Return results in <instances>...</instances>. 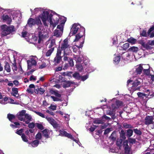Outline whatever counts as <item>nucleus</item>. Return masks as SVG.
<instances>
[{
	"mask_svg": "<svg viewBox=\"0 0 154 154\" xmlns=\"http://www.w3.org/2000/svg\"><path fill=\"white\" fill-rule=\"evenodd\" d=\"M35 124L33 122H31L29 124L28 127L29 128L33 129L35 127Z\"/></svg>",
	"mask_w": 154,
	"mask_h": 154,
	"instance_id": "obj_59",
	"label": "nucleus"
},
{
	"mask_svg": "<svg viewBox=\"0 0 154 154\" xmlns=\"http://www.w3.org/2000/svg\"><path fill=\"white\" fill-rule=\"evenodd\" d=\"M72 76L75 79L78 80L80 79L81 76L79 73L78 72H76L73 74H72Z\"/></svg>",
	"mask_w": 154,
	"mask_h": 154,
	"instance_id": "obj_32",
	"label": "nucleus"
},
{
	"mask_svg": "<svg viewBox=\"0 0 154 154\" xmlns=\"http://www.w3.org/2000/svg\"><path fill=\"white\" fill-rule=\"evenodd\" d=\"M130 50L133 52H136L138 51V48L137 47H132L130 48Z\"/></svg>",
	"mask_w": 154,
	"mask_h": 154,
	"instance_id": "obj_62",
	"label": "nucleus"
},
{
	"mask_svg": "<svg viewBox=\"0 0 154 154\" xmlns=\"http://www.w3.org/2000/svg\"><path fill=\"white\" fill-rule=\"evenodd\" d=\"M112 44L115 45L117 44L118 43V41L117 39V37L116 36H114L112 39Z\"/></svg>",
	"mask_w": 154,
	"mask_h": 154,
	"instance_id": "obj_46",
	"label": "nucleus"
},
{
	"mask_svg": "<svg viewBox=\"0 0 154 154\" xmlns=\"http://www.w3.org/2000/svg\"><path fill=\"white\" fill-rule=\"evenodd\" d=\"M133 131L131 129H128L127 131V136L128 137L131 136L133 134Z\"/></svg>",
	"mask_w": 154,
	"mask_h": 154,
	"instance_id": "obj_48",
	"label": "nucleus"
},
{
	"mask_svg": "<svg viewBox=\"0 0 154 154\" xmlns=\"http://www.w3.org/2000/svg\"><path fill=\"white\" fill-rule=\"evenodd\" d=\"M112 109V110H111V106H109V109L106 110V114L109 115H113V112H115V109L117 108V106H111Z\"/></svg>",
	"mask_w": 154,
	"mask_h": 154,
	"instance_id": "obj_21",
	"label": "nucleus"
},
{
	"mask_svg": "<svg viewBox=\"0 0 154 154\" xmlns=\"http://www.w3.org/2000/svg\"><path fill=\"white\" fill-rule=\"evenodd\" d=\"M85 39L84 38L83 39V41L81 42V43L80 44V45L79 46L77 45H75V46L77 47L78 48H77L75 46H74L72 47L73 51L74 52L76 53L77 51L78 50V49H79L80 48H82L83 46V44L84 43Z\"/></svg>",
	"mask_w": 154,
	"mask_h": 154,
	"instance_id": "obj_22",
	"label": "nucleus"
},
{
	"mask_svg": "<svg viewBox=\"0 0 154 154\" xmlns=\"http://www.w3.org/2000/svg\"><path fill=\"white\" fill-rule=\"evenodd\" d=\"M1 29L2 30V35L3 36H6L15 31V28L13 25L8 26L6 25H3L1 26Z\"/></svg>",
	"mask_w": 154,
	"mask_h": 154,
	"instance_id": "obj_1",
	"label": "nucleus"
},
{
	"mask_svg": "<svg viewBox=\"0 0 154 154\" xmlns=\"http://www.w3.org/2000/svg\"><path fill=\"white\" fill-rule=\"evenodd\" d=\"M8 103L15 104H18V102H15L13 99H11L10 97H9Z\"/></svg>",
	"mask_w": 154,
	"mask_h": 154,
	"instance_id": "obj_51",
	"label": "nucleus"
},
{
	"mask_svg": "<svg viewBox=\"0 0 154 154\" xmlns=\"http://www.w3.org/2000/svg\"><path fill=\"white\" fill-rule=\"evenodd\" d=\"M124 42H121L119 45L118 47H119V49L120 50L123 51L125 50V44H123L122 46V44Z\"/></svg>",
	"mask_w": 154,
	"mask_h": 154,
	"instance_id": "obj_36",
	"label": "nucleus"
},
{
	"mask_svg": "<svg viewBox=\"0 0 154 154\" xmlns=\"http://www.w3.org/2000/svg\"><path fill=\"white\" fill-rule=\"evenodd\" d=\"M79 27L76 24H74L71 29L70 34L72 35L75 34L78 31Z\"/></svg>",
	"mask_w": 154,
	"mask_h": 154,
	"instance_id": "obj_14",
	"label": "nucleus"
},
{
	"mask_svg": "<svg viewBox=\"0 0 154 154\" xmlns=\"http://www.w3.org/2000/svg\"><path fill=\"white\" fill-rule=\"evenodd\" d=\"M5 65L4 66L5 70L8 72H10L11 71L10 66L9 63L7 61H4Z\"/></svg>",
	"mask_w": 154,
	"mask_h": 154,
	"instance_id": "obj_18",
	"label": "nucleus"
},
{
	"mask_svg": "<svg viewBox=\"0 0 154 154\" xmlns=\"http://www.w3.org/2000/svg\"><path fill=\"white\" fill-rule=\"evenodd\" d=\"M7 118L9 119V120L10 121H11V120L14 119L15 117L14 115L8 114Z\"/></svg>",
	"mask_w": 154,
	"mask_h": 154,
	"instance_id": "obj_40",
	"label": "nucleus"
},
{
	"mask_svg": "<svg viewBox=\"0 0 154 154\" xmlns=\"http://www.w3.org/2000/svg\"><path fill=\"white\" fill-rule=\"evenodd\" d=\"M154 118L152 116H147L145 119V124L149 125L152 124L153 122Z\"/></svg>",
	"mask_w": 154,
	"mask_h": 154,
	"instance_id": "obj_15",
	"label": "nucleus"
},
{
	"mask_svg": "<svg viewBox=\"0 0 154 154\" xmlns=\"http://www.w3.org/2000/svg\"><path fill=\"white\" fill-rule=\"evenodd\" d=\"M63 33L62 31H60L59 30L56 29L54 31V35L57 37H59L61 36Z\"/></svg>",
	"mask_w": 154,
	"mask_h": 154,
	"instance_id": "obj_25",
	"label": "nucleus"
},
{
	"mask_svg": "<svg viewBox=\"0 0 154 154\" xmlns=\"http://www.w3.org/2000/svg\"><path fill=\"white\" fill-rule=\"evenodd\" d=\"M35 19L32 18H29L27 24L30 27H32L35 25Z\"/></svg>",
	"mask_w": 154,
	"mask_h": 154,
	"instance_id": "obj_28",
	"label": "nucleus"
},
{
	"mask_svg": "<svg viewBox=\"0 0 154 154\" xmlns=\"http://www.w3.org/2000/svg\"><path fill=\"white\" fill-rule=\"evenodd\" d=\"M21 138L22 140L26 142H28V140L27 139V137L23 133L21 136Z\"/></svg>",
	"mask_w": 154,
	"mask_h": 154,
	"instance_id": "obj_43",
	"label": "nucleus"
},
{
	"mask_svg": "<svg viewBox=\"0 0 154 154\" xmlns=\"http://www.w3.org/2000/svg\"><path fill=\"white\" fill-rule=\"evenodd\" d=\"M69 48V45L68 44V40L65 39L61 44V50L63 51L64 54H67L66 50Z\"/></svg>",
	"mask_w": 154,
	"mask_h": 154,
	"instance_id": "obj_4",
	"label": "nucleus"
},
{
	"mask_svg": "<svg viewBox=\"0 0 154 154\" xmlns=\"http://www.w3.org/2000/svg\"><path fill=\"white\" fill-rule=\"evenodd\" d=\"M53 15L51 14H50L49 15V20L50 25L51 26L52 25L53 28L55 27L58 24L59 22V18H56V20H54V23H53L52 21Z\"/></svg>",
	"mask_w": 154,
	"mask_h": 154,
	"instance_id": "obj_10",
	"label": "nucleus"
},
{
	"mask_svg": "<svg viewBox=\"0 0 154 154\" xmlns=\"http://www.w3.org/2000/svg\"><path fill=\"white\" fill-rule=\"evenodd\" d=\"M35 25H42V23L40 19L39 18H38L35 19Z\"/></svg>",
	"mask_w": 154,
	"mask_h": 154,
	"instance_id": "obj_45",
	"label": "nucleus"
},
{
	"mask_svg": "<svg viewBox=\"0 0 154 154\" xmlns=\"http://www.w3.org/2000/svg\"><path fill=\"white\" fill-rule=\"evenodd\" d=\"M33 111L37 115H38L39 116L41 117H42L43 118H45L44 115L41 112H38L35 111Z\"/></svg>",
	"mask_w": 154,
	"mask_h": 154,
	"instance_id": "obj_52",
	"label": "nucleus"
},
{
	"mask_svg": "<svg viewBox=\"0 0 154 154\" xmlns=\"http://www.w3.org/2000/svg\"><path fill=\"white\" fill-rule=\"evenodd\" d=\"M51 97L53 99V101H61L60 99L58 97H55L53 96H51Z\"/></svg>",
	"mask_w": 154,
	"mask_h": 154,
	"instance_id": "obj_56",
	"label": "nucleus"
},
{
	"mask_svg": "<svg viewBox=\"0 0 154 154\" xmlns=\"http://www.w3.org/2000/svg\"><path fill=\"white\" fill-rule=\"evenodd\" d=\"M114 134L113 132L109 136V138L112 141H115L116 140V137L114 136Z\"/></svg>",
	"mask_w": 154,
	"mask_h": 154,
	"instance_id": "obj_58",
	"label": "nucleus"
},
{
	"mask_svg": "<svg viewBox=\"0 0 154 154\" xmlns=\"http://www.w3.org/2000/svg\"><path fill=\"white\" fill-rule=\"evenodd\" d=\"M25 117L26 119L29 120H31L32 119V117L31 116L27 114H26L25 115Z\"/></svg>",
	"mask_w": 154,
	"mask_h": 154,
	"instance_id": "obj_63",
	"label": "nucleus"
},
{
	"mask_svg": "<svg viewBox=\"0 0 154 154\" xmlns=\"http://www.w3.org/2000/svg\"><path fill=\"white\" fill-rule=\"evenodd\" d=\"M136 140L134 139L130 138L128 139V141L127 142V144H126V154H132L130 150V147L129 146L128 144H133L135 143Z\"/></svg>",
	"mask_w": 154,
	"mask_h": 154,
	"instance_id": "obj_6",
	"label": "nucleus"
},
{
	"mask_svg": "<svg viewBox=\"0 0 154 154\" xmlns=\"http://www.w3.org/2000/svg\"><path fill=\"white\" fill-rule=\"evenodd\" d=\"M45 90L44 89L42 88H40L39 89V92L38 94H42L45 92Z\"/></svg>",
	"mask_w": 154,
	"mask_h": 154,
	"instance_id": "obj_57",
	"label": "nucleus"
},
{
	"mask_svg": "<svg viewBox=\"0 0 154 154\" xmlns=\"http://www.w3.org/2000/svg\"><path fill=\"white\" fill-rule=\"evenodd\" d=\"M12 92L11 94L12 95L18 97H19V94L18 93V89L17 88H12Z\"/></svg>",
	"mask_w": 154,
	"mask_h": 154,
	"instance_id": "obj_17",
	"label": "nucleus"
},
{
	"mask_svg": "<svg viewBox=\"0 0 154 154\" xmlns=\"http://www.w3.org/2000/svg\"><path fill=\"white\" fill-rule=\"evenodd\" d=\"M48 131V130L47 129H45L42 131L43 135L46 138L49 137Z\"/></svg>",
	"mask_w": 154,
	"mask_h": 154,
	"instance_id": "obj_31",
	"label": "nucleus"
},
{
	"mask_svg": "<svg viewBox=\"0 0 154 154\" xmlns=\"http://www.w3.org/2000/svg\"><path fill=\"white\" fill-rule=\"evenodd\" d=\"M134 133L140 135L141 134L140 131L137 129H134Z\"/></svg>",
	"mask_w": 154,
	"mask_h": 154,
	"instance_id": "obj_61",
	"label": "nucleus"
},
{
	"mask_svg": "<svg viewBox=\"0 0 154 154\" xmlns=\"http://www.w3.org/2000/svg\"><path fill=\"white\" fill-rule=\"evenodd\" d=\"M74 58H75V60L77 63H80L82 61V58L79 55H74Z\"/></svg>",
	"mask_w": 154,
	"mask_h": 154,
	"instance_id": "obj_34",
	"label": "nucleus"
},
{
	"mask_svg": "<svg viewBox=\"0 0 154 154\" xmlns=\"http://www.w3.org/2000/svg\"><path fill=\"white\" fill-rule=\"evenodd\" d=\"M27 62L28 69H31L32 66H35L37 64L36 60L33 58H31L30 60H27Z\"/></svg>",
	"mask_w": 154,
	"mask_h": 154,
	"instance_id": "obj_11",
	"label": "nucleus"
},
{
	"mask_svg": "<svg viewBox=\"0 0 154 154\" xmlns=\"http://www.w3.org/2000/svg\"><path fill=\"white\" fill-rule=\"evenodd\" d=\"M69 55L67 54H63V60L64 61H68V64L71 67H73L74 65V62L73 61V59L71 57H69L68 56Z\"/></svg>",
	"mask_w": 154,
	"mask_h": 154,
	"instance_id": "obj_8",
	"label": "nucleus"
},
{
	"mask_svg": "<svg viewBox=\"0 0 154 154\" xmlns=\"http://www.w3.org/2000/svg\"><path fill=\"white\" fill-rule=\"evenodd\" d=\"M35 124L38 129L41 130H42L44 129V126L42 124L36 123H35Z\"/></svg>",
	"mask_w": 154,
	"mask_h": 154,
	"instance_id": "obj_44",
	"label": "nucleus"
},
{
	"mask_svg": "<svg viewBox=\"0 0 154 154\" xmlns=\"http://www.w3.org/2000/svg\"><path fill=\"white\" fill-rule=\"evenodd\" d=\"M61 50L60 48H58L57 49V51L56 54V56H61Z\"/></svg>",
	"mask_w": 154,
	"mask_h": 154,
	"instance_id": "obj_54",
	"label": "nucleus"
},
{
	"mask_svg": "<svg viewBox=\"0 0 154 154\" xmlns=\"http://www.w3.org/2000/svg\"><path fill=\"white\" fill-rule=\"evenodd\" d=\"M26 111L25 110H23L19 112V114H17V116H23L25 115Z\"/></svg>",
	"mask_w": 154,
	"mask_h": 154,
	"instance_id": "obj_49",
	"label": "nucleus"
},
{
	"mask_svg": "<svg viewBox=\"0 0 154 154\" xmlns=\"http://www.w3.org/2000/svg\"><path fill=\"white\" fill-rule=\"evenodd\" d=\"M111 131L110 129L109 128H107L105 129L104 133V135H106L109 133Z\"/></svg>",
	"mask_w": 154,
	"mask_h": 154,
	"instance_id": "obj_64",
	"label": "nucleus"
},
{
	"mask_svg": "<svg viewBox=\"0 0 154 154\" xmlns=\"http://www.w3.org/2000/svg\"><path fill=\"white\" fill-rule=\"evenodd\" d=\"M45 119L48 122L53 126L54 128H57L59 125L57 122L53 118L46 117Z\"/></svg>",
	"mask_w": 154,
	"mask_h": 154,
	"instance_id": "obj_7",
	"label": "nucleus"
},
{
	"mask_svg": "<svg viewBox=\"0 0 154 154\" xmlns=\"http://www.w3.org/2000/svg\"><path fill=\"white\" fill-rule=\"evenodd\" d=\"M12 69L13 71H16L17 70V68L16 65V62L12 64Z\"/></svg>",
	"mask_w": 154,
	"mask_h": 154,
	"instance_id": "obj_47",
	"label": "nucleus"
},
{
	"mask_svg": "<svg viewBox=\"0 0 154 154\" xmlns=\"http://www.w3.org/2000/svg\"><path fill=\"white\" fill-rule=\"evenodd\" d=\"M64 83L63 85V87L66 88L70 87L71 84L72 83L69 81H63Z\"/></svg>",
	"mask_w": 154,
	"mask_h": 154,
	"instance_id": "obj_27",
	"label": "nucleus"
},
{
	"mask_svg": "<svg viewBox=\"0 0 154 154\" xmlns=\"http://www.w3.org/2000/svg\"><path fill=\"white\" fill-rule=\"evenodd\" d=\"M36 138L37 139L40 140L42 138V135L40 132H38L36 135Z\"/></svg>",
	"mask_w": 154,
	"mask_h": 154,
	"instance_id": "obj_53",
	"label": "nucleus"
},
{
	"mask_svg": "<svg viewBox=\"0 0 154 154\" xmlns=\"http://www.w3.org/2000/svg\"><path fill=\"white\" fill-rule=\"evenodd\" d=\"M39 141L38 140H35L32 142H29L28 143L29 144H31L32 146L33 147H35L37 146L38 145Z\"/></svg>",
	"mask_w": 154,
	"mask_h": 154,
	"instance_id": "obj_24",
	"label": "nucleus"
},
{
	"mask_svg": "<svg viewBox=\"0 0 154 154\" xmlns=\"http://www.w3.org/2000/svg\"><path fill=\"white\" fill-rule=\"evenodd\" d=\"M82 31L81 32L75 35V39L74 41V42H76L78 41L79 39L82 37L85 34V29L84 27L82 28L81 29Z\"/></svg>",
	"mask_w": 154,
	"mask_h": 154,
	"instance_id": "obj_13",
	"label": "nucleus"
},
{
	"mask_svg": "<svg viewBox=\"0 0 154 154\" xmlns=\"http://www.w3.org/2000/svg\"><path fill=\"white\" fill-rule=\"evenodd\" d=\"M120 136L119 139H118L116 142V145L120 147L123 146L124 152H125V133L124 131L122 130L120 132Z\"/></svg>",
	"mask_w": 154,
	"mask_h": 154,
	"instance_id": "obj_2",
	"label": "nucleus"
},
{
	"mask_svg": "<svg viewBox=\"0 0 154 154\" xmlns=\"http://www.w3.org/2000/svg\"><path fill=\"white\" fill-rule=\"evenodd\" d=\"M138 96L140 97H142L143 99L146 98L147 97V95L143 93L138 92L137 93Z\"/></svg>",
	"mask_w": 154,
	"mask_h": 154,
	"instance_id": "obj_39",
	"label": "nucleus"
},
{
	"mask_svg": "<svg viewBox=\"0 0 154 154\" xmlns=\"http://www.w3.org/2000/svg\"><path fill=\"white\" fill-rule=\"evenodd\" d=\"M143 69V68L141 64L139 65L136 67V72L137 74H140Z\"/></svg>",
	"mask_w": 154,
	"mask_h": 154,
	"instance_id": "obj_26",
	"label": "nucleus"
},
{
	"mask_svg": "<svg viewBox=\"0 0 154 154\" xmlns=\"http://www.w3.org/2000/svg\"><path fill=\"white\" fill-rule=\"evenodd\" d=\"M93 123L94 124H103L104 122L102 119H97L94 121Z\"/></svg>",
	"mask_w": 154,
	"mask_h": 154,
	"instance_id": "obj_37",
	"label": "nucleus"
},
{
	"mask_svg": "<svg viewBox=\"0 0 154 154\" xmlns=\"http://www.w3.org/2000/svg\"><path fill=\"white\" fill-rule=\"evenodd\" d=\"M88 75H84L83 76H81L80 79H81V80L82 81H84L85 80H86L87 79H88Z\"/></svg>",
	"mask_w": 154,
	"mask_h": 154,
	"instance_id": "obj_55",
	"label": "nucleus"
},
{
	"mask_svg": "<svg viewBox=\"0 0 154 154\" xmlns=\"http://www.w3.org/2000/svg\"><path fill=\"white\" fill-rule=\"evenodd\" d=\"M110 101L115 102L116 106H122L123 104L122 101L117 100L115 98H113L112 100H111Z\"/></svg>",
	"mask_w": 154,
	"mask_h": 154,
	"instance_id": "obj_20",
	"label": "nucleus"
},
{
	"mask_svg": "<svg viewBox=\"0 0 154 154\" xmlns=\"http://www.w3.org/2000/svg\"><path fill=\"white\" fill-rule=\"evenodd\" d=\"M54 49V47H53V48H52L50 49H49L48 51L46 53L45 56L46 57H49L51 56L52 53Z\"/></svg>",
	"mask_w": 154,
	"mask_h": 154,
	"instance_id": "obj_33",
	"label": "nucleus"
},
{
	"mask_svg": "<svg viewBox=\"0 0 154 154\" xmlns=\"http://www.w3.org/2000/svg\"><path fill=\"white\" fill-rule=\"evenodd\" d=\"M2 19L4 22H6L8 24H10L11 21V18L7 15L3 14L2 16Z\"/></svg>",
	"mask_w": 154,
	"mask_h": 154,
	"instance_id": "obj_16",
	"label": "nucleus"
},
{
	"mask_svg": "<svg viewBox=\"0 0 154 154\" xmlns=\"http://www.w3.org/2000/svg\"><path fill=\"white\" fill-rule=\"evenodd\" d=\"M41 8H35L34 9L33 13H32V14H36L39 11H41Z\"/></svg>",
	"mask_w": 154,
	"mask_h": 154,
	"instance_id": "obj_60",
	"label": "nucleus"
},
{
	"mask_svg": "<svg viewBox=\"0 0 154 154\" xmlns=\"http://www.w3.org/2000/svg\"><path fill=\"white\" fill-rule=\"evenodd\" d=\"M24 129L22 128L19 130H17L16 133L20 136H22L23 134L22 133Z\"/></svg>",
	"mask_w": 154,
	"mask_h": 154,
	"instance_id": "obj_50",
	"label": "nucleus"
},
{
	"mask_svg": "<svg viewBox=\"0 0 154 154\" xmlns=\"http://www.w3.org/2000/svg\"><path fill=\"white\" fill-rule=\"evenodd\" d=\"M136 40L133 38H128L127 40V41L130 43L132 44H134L136 42Z\"/></svg>",
	"mask_w": 154,
	"mask_h": 154,
	"instance_id": "obj_42",
	"label": "nucleus"
},
{
	"mask_svg": "<svg viewBox=\"0 0 154 154\" xmlns=\"http://www.w3.org/2000/svg\"><path fill=\"white\" fill-rule=\"evenodd\" d=\"M142 45L143 46L144 48H145L147 49H151L152 47L150 46L148 44H145L144 43H142Z\"/></svg>",
	"mask_w": 154,
	"mask_h": 154,
	"instance_id": "obj_41",
	"label": "nucleus"
},
{
	"mask_svg": "<svg viewBox=\"0 0 154 154\" xmlns=\"http://www.w3.org/2000/svg\"><path fill=\"white\" fill-rule=\"evenodd\" d=\"M59 132L60 134L62 136H65L73 140L74 141H76L75 139L73 137L72 135L67 133L66 131L60 130L59 131Z\"/></svg>",
	"mask_w": 154,
	"mask_h": 154,
	"instance_id": "obj_9",
	"label": "nucleus"
},
{
	"mask_svg": "<svg viewBox=\"0 0 154 154\" xmlns=\"http://www.w3.org/2000/svg\"><path fill=\"white\" fill-rule=\"evenodd\" d=\"M141 80L140 79H136L133 82V80L130 79L127 82V86L129 87V85H132V87H136L140 84Z\"/></svg>",
	"mask_w": 154,
	"mask_h": 154,
	"instance_id": "obj_5",
	"label": "nucleus"
},
{
	"mask_svg": "<svg viewBox=\"0 0 154 154\" xmlns=\"http://www.w3.org/2000/svg\"><path fill=\"white\" fill-rule=\"evenodd\" d=\"M45 29H41L38 30V42L40 44L42 41H43V39L44 38V34L45 33Z\"/></svg>",
	"mask_w": 154,
	"mask_h": 154,
	"instance_id": "obj_12",
	"label": "nucleus"
},
{
	"mask_svg": "<svg viewBox=\"0 0 154 154\" xmlns=\"http://www.w3.org/2000/svg\"><path fill=\"white\" fill-rule=\"evenodd\" d=\"M49 13L48 11H44L39 16V17L41 19L44 25L47 26V20L49 18Z\"/></svg>",
	"mask_w": 154,
	"mask_h": 154,
	"instance_id": "obj_3",
	"label": "nucleus"
},
{
	"mask_svg": "<svg viewBox=\"0 0 154 154\" xmlns=\"http://www.w3.org/2000/svg\"><path fill=\"white\" fill-rule=\"evenodd\" d=\"M62 57L61 56H56L54 58V62L55 64H58L60 63V61L62 60Z\"/></svg>",
	"mask_w": 154,
	"mask_h": 154,
	"instance_id": "obj_30",
	"label": "nucleus"
},
{
	"mask_svg": "<svg viewBox=\"0 0 154 154\" xmlns=\"http://www.w3.org/2000/svg\"><path fill=\"white\" fill-rule=\"evenodd\" d=\"M55 45V40L54 39H52L51 40V42L48 46L49 48H53L54 46Z\"/></svg>",
	"mask_w": 154,
	"mask_h": 154,
	"instance_id": "obj_35",
	"label": "nucleus"
},
{
	"mask_svg": "<svg viewBox=\"0 0 154 154\" xmlns=\"http://www.w3.org/2000/svg\"><path fill=\"white\" fill-rule=\"evenodd\" d=\"M120 56H116L114 58V62L116 64L119 63L120 61Z\"/></svg>",
	"mask_w": 154,
	"mask_h": 154,
	"instance_id": "obj_38",
	"label": "nucleus"
},
{
	"mask_svg": "<svg viewBox=\"0 0 154 154\" xmlns=\"http://www.w3.org/2000/svg\"><path fill=\"white\" fill-rule=\"evenodd\" d=\"M66 20H63V21L60 24L58 25L57 26V29H59V31L63 32V27L64 23L66 22Z\"/></svg>",
	"mask_w": 154,
	"mask_h": 154,
	"instance_id": "obj_23",
	"label": "nucleus"
},
{
	"mask_svg": "<svg viewBox=\"0 0 154 154\" xmlns=\"http://www.w3.org/2000/svg\"><path fill=\"white\" fill-rule=\"evenodd\" d=\"M9 99V97H8L6 96H5L4 97H2V99H0V103L4 105L8 103Z\"/></svg>",
	"mask_w": 154,
	"mask_h": 154,
	"instance_id": "obj_19",
	"label": "nucleus"
},
{
	"mask_svg": "<svg viewBox=\"0 0 154 154\" xmlns=\"http://www.w3.org/2000/svg\"><path fill=\"white\" fill-rule=\"evenodd\" d=\"M77 69L79 71L82 72L84 69L83 65L80 63H77L76 65Z\"/></svg>",
	"mask_w": 154,
	"mask_h": 154,
	"instance_id": "obj_29",
	"label": "nucleus"
}]
</instances>
